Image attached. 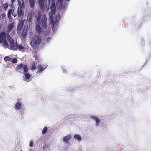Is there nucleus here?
I'll return each instance as SVG.
<instances>
[{
    "label": "nucleus",
    "mask_w": 151,
    "mask_h": 151,
    "mask_svg": "<svg viewBox=\"0 0 151 151\" xmlns=\"http://www.w3.org/2000/svg\"><path fill=\"white\" fill-rule=\"evenodd\" d=\"M42 41L41 37L37 35H34L32 39L31 45L34 49H36Z\"/></svg>",
    "instance_id": "1"
},
{
    "label": "nucleus",
    "mask_w": 151,
    "mask_h": 151,
    "mask_svg": "<svg viewBox=\"0 0 151 151\" xmlns=\"http://www.w3.org/2000/svg\"><path fill=\"white\" fill-rule=\"evenodd\" d=\"M41 15L39 13L38 14L37 17L36 19L38 22L39 24H41L42 23V26L44 28L46 29L47 19L45 16L44 17L42 18V21H41Z\"/></svg>",
    "instance_id": "2"
},
{
    "label": "nucleus",
    "mask_w": 151,
    "mask_h": 151,
    "mask_svg": "<svg viewBox=\"0 0 151 151\" xmlns=\"http://www.w3.org/2000/svg\"><path fill=\"white\" fill-rule=\"evenodd\" d=\"M22 68H23V71L25 73L28 72V68L27 65H24L23 64L21 63L16 67V70L18 71L20 70Z\"/></svg>",
    "instance_id": "3"
},
{
    "label": "nucleus",
    "mask_w": 151,
    "mask_h": 151,
    "mask_svg": "<svg viewBox=\"0 0 151 151\" xmlns=\"http://www.w3.org/2000/svg\"><path fill=\"white\" fill-rule=\"evenodd\" d=\"M35 16L34 13L32 11L30 12L27 17V20L29 22H31L33 18Z\"/></svg>",
    "instance_id": "4"
},
{
    "label": "nucleus",
    "mask_w": 151,
    "mask_h": 151,
    "mask_svg": "<svg viewBox=\"0 0 151 151\" xmlns=\"http://www.w3.org/2000/svg\"><path fill=\"white\" fill-rule=\"evenodd\" d=\"M6 35L4 32H1L0 33V43L3 42V40L6 38Z\"/></svg>",
    "instance_id": "5"
},
{
    "label": "nucleus",
    "mask_w": 151,
    "mask_h": 151,
    "mask_svg": "<svg viewBox=\"0 0 151 151\" xmlns=\"http://www.w3.org/2000/svg\"><path fill=\"white\" fill-rule=\"evenodd\" d=\"M45 0H39V4L40 9L43 10L45 8L44 3H45Z\"/></svg>",
    "instance_id": "6"
},
{
    "label": "nucleus",
    "mask_w": 151,
    "mask_h": 151,
    "mask_svg": "<svg viewBox=\"0 0 151 151\" xmlns=\"http://www.w3.org/2000/svg\"><path fill=\"white\" fill-rule=\"evenodd\" d=\"M18 2L19 6L18 8L23 9L24 6L23 0H18Z\"/></svg>",
    "instance_id": "7"
},
{
    "label": "nucleus",
    "mask_w": 151,
    "mask_h": 151,
    "mask_svg": "<svg viewBox=\"0 0 151 151\" xmlns=\"http://www.w3.org/2000/svg\"><path fill=\"white\" fill-rule=\"evenodd\" d=\"M50 5V8L52 11L51 13L53 14V13L55 12L56 9L55 3L51 4Z\"/></svg>",
    "instance_id": "8"
},
{
    "label": "nucleus",
    "mask_w": 151,
    "mask_h": 151,
    "mask_svg": "<svg viewBox=\"0 0 151 151\" xmlns=\"http://www.w3.org/2000/svg\"><path fill=\"white\" fill-rule=\"evenodd\" d=\"M24 21L25 20H22L20 22L17 27L18 30L20 31L21 29L24 25Z\"/></svg>",
    "instance_id": "9"
},
{
    "label": "nucleus",
    "mask_w": 151,
    "mask_h": 151,
    "mask_svg": "<svg viewBox=\"0 0 151 151\" xmlns=\"http://www.w3.org/2000/svg\"><path fill=\"white\" fill-rule=\"evenodd\" d=\"M35 30L36 32L39 33L42 32V30L39 24H36L35 27Z\"/></svg>",
    "instance_id": "10"
},
{
    "label": "nucleus",
    "mask_w": 151,
    "mask_h": 151,
    "mask_svg": "<svg viewBox=\"0 0 151 151\" xmlns=\"http://www.w3.org/2000/svg\"><path fill=\"white\" fill-rule=\"evenodd\" d=\"M71 137L70 135H68L65 136L63 139V141L65 142H68L71 139Z\"/></svg>",
    "instance_id": "11"
},
{
    "label": "nucleus",
    "mask_w": 151,
    "mask_h": 151,
    "mask_svg": "<svg viewBox=\"0 0 151 151\" xmlns=\"http://www.w3.org/2000/svg\"><path fill=\"white\" fill-rule=\"evenodd\" d=\"M12 13V10L11 9L9 10L8 12L7 17L9 18V21L10 20V19H12L11 15Z\"/></svg>",
    "instance_id": "12"
},
{
    "label": "nucleus",
    "mask_w": 151,
    "mask_h": 151,
    "mask_svg": "<svg viewBox=\"0 0 151 151\" xmlns=\"http://www.w3.org/2000/svg\"><path fill=\"white\" fill-rule=\"evenodd\" d=\"M22 9L18 8L17 14L18 17H20L22 15Z\"/></svg>",
    "instance_id": "13"
},
{
    "label": "nucleus",
    "mask_w": 151,
    "mask_h": 151,
    "mask_svg": "<svg viewBox=\"0 0 151 151\" xmlns=\"http://www.w3.org/2000/svg\"><path fill=\"white\" fill-rule=\"evenodd\" d=\"M91 118L93 119H95L96 120V125L97 126L99 124V123H100V119L97 118V117L94 116H91Z\"/></svg>",
    "instance_id": "14"
},
{
    "label": "nucleus",
    "mask_w": 151,
    "mask_h": 151,
    "mask_svg": "<svg viewBox=\"0 0 151 151\" xmlns=\"http://www.w3.org/2000/svg\"><path fill=\"white\" fill-rule=\"evenodd\" d=\"M38 72H39L40 73H41L45 69V68H44V67L42 66L41 65H39V66H38Z\"/></svg>",
    "instance_id": "15"
},
{
    "label": "nucleus",
    "mask_w": 151,
    "mask_h": 151,
    "mask_svg": "<svg viewBox=\"0 0 151 151\" xmlns=\"http://www.w3.org/2000/svg\"><path fill=\"white\" fill-rule=\"evenodd\" d=\"M8 6L9 4L8 3H4L2 6L3 8L4 11L7 10L8 9Z\"/></svg>",
    "instance_id": "16"
},
{
    "label": "nucleus",
    "mask_w": 151,
    "mask_h": 151,
    "mask_svg": "<svg viewBox=\"0 0 151 151\" xmlns=\"http://www.w3.org/2000/svg\"><path fill=\"white\" fill-rule=\"evenodd\" d=\"M18 45V44L16 43V44H15L14 43L11 46V48L12 50H17V46Z\"/></svg>",
    "instance_id": "17"
},
{
    "label": "nucleus",
    "mask_w": 151,
    "mask_h": 151,
    "mask_svg": "<svg viewBox=\"0 0 151 151\" xmlns=\"http://www.w3.org/2000/svg\"><path fill=\"white\" fill-rule=\"evenodd\" d=\"M30 7L32 8L35 5V0H29Z\"/></svg>",
    "instance_id": "18"
},
{
    "label": "nucleus",
    "mask_w": 151,
    "mask_h": 151,
    "mask_svg": "<svg viewBox=\"0 0 151 151\" xmlns=\"http://www.w3.org/2000/svg\"><path fill=\"white\" fill-rule=\"evenodd\" d=\"M27 31L26 29L24 30L22 32L21 34V35L22 37H25L27 35Z\"/></svg>",
    "instance_id": "19"
},
{
    "label": "nucleus",
    "mask_w": 151,
    "mask_h": 151,
    "mask_svg": "<svg viewBox=\"0 0 151 151\" xmlns=\"http://www.w3.org/2000/svg\"><path fill=\"white\" fill-rule=\"evenodd\" d=\"M22 105L19 103H17L15 105V107L18 110H20L22 108Z\"/></svg>",
    "instance_id": "20"
},
{
    "label": "nucleus",
    "mask_w": 151,
    "mask_h": 151,
    "mask_svg": "<svg viewBox=\"0 0 151 151\" xmlns=\"http://www.w3.org/2000/svg\"><path fill=\"white\" fill-rule=\"evenodd\" d=\"M49 17H50V24H52L54 22V20L53 19V14H50L49 16Z\"/></svg>",
    "instance_id": "21"
},
{
    "label": "nucleus",
    "mask_w": 151,
    "mask_h": 151,
    "mask_svg": "<svg viewBox=\"0 0 151 151\" xmlns=\"http://www.w3.org/2000/svg\"><path fill=\"white\" fill-rule=\"evenodd\" d=\"M74 137L75 139L77 140H78L80 141L81 139V136L78 134H76L74 136Z\"/></svg>",
    "instance_id": "22"
},
{
    "label": "nucleus",
    "mask_w": 151,
    "mask_h": 151,
    "mask_svg": "<svg viewBox=\"0 0 151 151\" xmlns=\"http://www.w3.org/2000/svg\"><path fill=\"white\" fill-rule=\"evenodd\" d=\"M25 78L26 80L29 79L31 77L29 73H25Z\"/></svg>",
    "instance_id": "23"
},
{
    "label": "nucleus",
    "mask_w": 151,
    "mask_h": 151,
    "mask_svg": "<svg viewBox=\"0 0 151 151\" xmlns=\"http://www.w3.org/2000/svg\"><path fill=\"white\" fill-rule=\"evenodd\" d=\"M17 49H18L19 50H25V47L21 45H18L17 46Z\"/></svg>",
    "instance_id": "24"
},
{
    "label": "nucleus",
    "mask_w": 151,
    "mask_h": 151,
    "mask_svg": "<svg viewBox=\"0 0 151 151\" xmlns=\"http://www.w3.org/2000/svg\"><path fill=\"white\" fill-rule=\"evenodd\" d=\"M36 69V64L35 63H33L32 64V65L31 66V69L32 70H35Z\"/></svg>",
    "instance_id": "25"
},
{
    "label": "nucleus",
    "mask_w": 151,
    "mask_h": 151,
    "mask_svg": "<svg viewBox=\"0 0 151 151\" xmlns=\"http://www.w3.org/2000/svg\"><path fill=\"white\" fill-rule=\"evenodd\" d=\"M14 26V24L13 23H10L9 24L8 26V28L10 29L11 30H12Z\"/></svg>",
    "instance_id": "26"
},
{
    "label": "nucleus",
    "mask_w": 151,
    "mask_h": 151,
    "mask_svg": "<svg viewBox=\"0 0 151 151\" xmlns=\"http://www.w3.org/2000/svg\"><path fill=\"white\" fill-rule=\"evenodd\" d=\"M11 60V58L8 56H6L4 58V60L5 61H10Z\"/></svg>",
    "instance_id": "27"
},
{
    "label": "nucleus",
    "mask_w": 151,
    "mask_h": 151,
    "mask_svg": "<svg viewBox=\"0 0 151 151\" xmlns=\"http://www.w3.org/2000/svg\"><path fill=\"white\" fill-rule=\"evenodd\" d=\"M48 130V129L47 127H45L43 129L42 133L43 134H46V132Z\"/></svg>",
    "instance_id": "28"
},
{
    "label": "nucleus",
    "mask_w": 151,
    "mask_h": 151,
    "mask_svg": "<svg viewBox=\"0 0 151 151\" xmlns=\"http://www.w3.org/2000/svg\"><path fill=\"white\" fill-rule=\"evenodd\" d=\"M58 23V20H55L54 22L53 23V27L54 28L55 26H56V25H57Z\"/></svg>",
    "instance_id": "29"
},
{
    "label": "nucleus",
    "mask_w": 151,
    "mask_h": 151,
    "mask_svg": "<svg viewBox=\"0 0 151 151\" xmlns=\"http://www.w3.org/2000/svg\"><path fill=\"white\" fill-rule=\"evenodd\" d=\"M3 42L4 45L5 46H8L9 45L7 41L6 40V38L4 39V40H3Z\"/></svg>",
    "instance_id": "30"
},
{
    "label": "nucleus",
    "mask_w": 151,
    "mask_h": 151,
    "mask_svg": "<svg viewBox=\"0 0 151 151\" xmlns=\"http://www.w3.org/2000/svg\"><path fill=\"white\" fill-rule=\"evenodd\" d=\"M9 42L11 46L14 43V41L13 40L11 39L9 40Z\"/></svg>",
    "instance_id": "31"
},
{
    "label": "nucleus",
    "mask_w": 151,
    "mask_h": 151,
    "mask_svg": "<svg viewBox=\"0 0 151 151\" xmlns=\"http://www.w3.org/2000/svg\"><path fill=\"white\" fill-rule=\"evenodd\" d=\"M6 17V15L4 13H2L0 16V18L1 19H4Z\"/></svg>",
    "instance_id": "32"
},
{
    "label": "nucleus",
    "mask_w": 151,
    "mask_h": 151,
    "mask_svg": "<svg viewBox=\"0 0 151 151\" xmlns=\"http://www.w3.org/2000/svg\"><path fill=\"white\" fill-rule=\"evenodd\" d=\"M17 60L16 58L13 59L12 60V62L14 63H17Z\"/></svg>",
    "instance_id": "33"
},
{
    "label": "nucleus",
    "mask_w": 151,
    "mask_h": 151,
    "mask_svg": "<svg viewBox=\"0 0 151 151\" xmlns=\"http://www.w3.org/2000/svg\"><path fill=\"white\" fill-rule=\"evenodd\" d=\"M50 4L55 3L54 0H48Z\"/></svg>",
    "instance_id": "34"
},
{
    "label": "nucleus",
    "mask_w": 151,
    "mask_h": 151,
    "mask_svg": "<svg viewBox=\"0 0 151 151\" xmlns=\"http://www.w3.org/2000/svg\"><path fill=\"white\" fill-rule=\"evenodd\" d=\"M16 0H11V5L12 6V5H14V2Z\"/></svg>",
    "instance_id": "35"
},
{
    "label": "nucleus",
    "mask_w": 151,
    "mask_h": 151,
    "mask_svg": "<svg viewBox=\"0 0 151 151\" xmlns=\"http://www.w3.org/2000/svg\"><path fill=\"white\" fill-rule=\"evenodd\" d=\"M11 30H11L10 29L8 28L6 32L7 34L9 35V33L10 32Z\"/></svg>",
    "instance_id": "36"
},
{
    "label": "nucleus",
    "mask_w": 151,
    "mask_h": 151,
    "mask_svg": "<svg viewBox=\"0 0 151 151\" xmlns=\"http://www.w3.org/2000/svg\"><path fill=\"white\" fill-rule=\"evenodd\" d=\"M13 12L12 13V15L14 17H16L17 16V14H16V13H15L14 12V10H13Z\"/></svg>",
    "instance_id": "37"
},
{
    "label": "nucleus",
    "mask_w": 151,
    "mask_h": 151,
    "mask_svg": "<svg viewBox=\"0 0 151 151\" xmlns=\"http://www.w3.org/2000/svg\"><path fill=\"white\" fill-rule=\"evenodd\" d=\"M30 147H32L33 146V143L32 141H31L29 144Z\"/></svg>",
    "instance_id": "38"
},
{
    "label": "nucleus",
    "mask_w": 151,
    "mask_h": 151,
    "mask_svg": "<svg viewBox=\"0 0 151 151\" xmlns=\"http://www.w3.org/2000/svg\"><path fill=\"white\" fill-rule=\"evenodd\" d=\"M50 40V38H48L47 39V40L48 41L49 40Z\"/></svg>",
    "instance_id": "39"
},
{
    "label": "nucleus",
    "mask_w": 151,
    "mask_h": 151,
    "mask_svg": "<svg viewBox=\"0 0 151 151\" xmlns=\"http://www.w3.org/2000/svg\"><path fill=\"white\" fill-rule=\"evenodd\" d=\"M67 1H69L70 0H66Z\"/></svg>",
    "instance_id": "40"
},
{
    "label": "nucleus",
    "mask_w": 151,
    "mask_h": 151,
    "mask_svg": "<svg viewBox=\"0 0 151 151\" xmlns=\"http://www.w3.org/2000/svg\"><path fill=\"white\" fill-rule=\"evenodd\" d=\"M20 151H22V150H21Z\"/></svg>",
    "instance_id": "41"
}]
</instances>
